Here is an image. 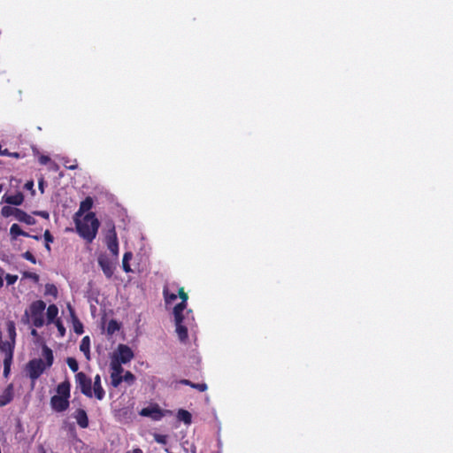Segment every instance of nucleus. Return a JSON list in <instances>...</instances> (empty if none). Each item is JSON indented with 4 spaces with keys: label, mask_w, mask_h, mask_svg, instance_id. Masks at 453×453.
I'll list each match as a JSON object with an SVG mask.
<instances>
[{
    "label": "nucleus",
    "mask_w": 453,
    "mask_h": 453,
    "mask_svg": "<svg viewBox=\"0 0 453 453\" xmlns=\"http://www.w3.org/2000/svg\"><path fill=\"white\" fill-rule=\"evenodd\" d=\"M178 293L181 299V303L173 308V315L178 337L180 342H185L188 338V327L191 325V320L189 319V313H191V311L187 312L186 317L183 316V311L187 306L188 295L184 292L183 288H179Z\"/></svg>",
    "instance_id": "f257e3e1"
},
{
    "label": "nucleus",
    "mask_w": 453,
    "mask_h": 453,
    "mask_svg": "<svg viewBox=\"0 0 453 453\" xmlns=\"http://www.w3.org/2000/svg\"><path fill=\"white\" fill-rule=\"evenodd\" d=\"M42 356L45 358V362L42 358H35L29 361L27 365V370L30 379L35 382L43 372L50 367L53 364V353L52 350L46 345L42 347Z\"/></svg>",
    "instance_id": "f03ea898"
},
{
    "label": "nucleus",
    "mask_w": 453,
    "mask_h": 453,
    "mask_svg": "<svg viewBox=\"0 0 453 453\" xmlns=\"http://www.w3.org/2000/svg\"><path fill=\"white\" fill-rule=\"evenodd\" d=\"M99 221L94 213H88L82 219H76V229L87 242H91L96 236Z\"/></svg>",
    "instance_id": "7ed1b4c3"
},
{
    "label": "nucleus",
    "mask_w": 453,
    "mask_h": 453,
    "mask_svg": "<svg viewBox=\"0 0 453 453\" xmlns=\"http://www.w3.org/2000/svg\"><path fill=\"white\" fill-rule=\"evenodd\" d=\"M71 385L68 380L63 381L57 387V395L50 398V406L57 412L66 411L70 405L69 398Z\"/></svg>",
    "instance_id": "20e7f679"
},
{
    "label": "nucleus",
    "mask_w": 453,
    "mask_h": 453,
    "mask_svg": "<svg viewBox=\"0 0 453 453\" xmlns=\"http://www.w3.org/2000/svg\"><path fill=\"white\" fill-rule=\"evenodd\" d=\"M46 303L42 301H35L29 306V311L25 312V316L28 317L32 324L35 327H42L44 325V311Z\"/></svg>",
    "instance_id": "39448f33"
},
{
    "label": "nucleus",
    "mask_w": 453,
    "mask_h": 453,
    "mask_svg": "<svg viewBox=\"0 0 453 453\" xmlns=\"http://www.w3.org/2000/svg\"><path fill=\"white\" fill-rule=\"evenodd\" d=\"M75 382L84 395L88 397L93 396L91 379L88 377L84 372H80L76 373Z\"/></svg>",
    "instance_id": "423d86ee"
},
{
    "label": "nucleus",
    "mask_w": 453,
    "mask_h": 453,
    "mask_svg": "<svg viewBox=\"0 0 453 453\" xmlns=\"http://www.w3.org/2000/svg\"><path fill=\"white\" fill-rule=\"evenodd\" d=\"M112 358L120 363L127 364L134 358V352L127 345L119 344L114 352Z\"/></svg>",
    "instance_id": "0eeeda50"
},
{
    "label": "nucleus",
    "mask_w": 453,
    "mask_h": 453,
    "mask_svg": "<svg viewBox=\"0 0 453 453\" xmlns=\"http://www.w3.org/2000/svg\"><path fill=\"white\" fill-rule=\"evenodd\" d=\"M105 242L107 248L112 253L114 257H118L119 255V242L117 238V234L115 231L114 226H112L107 232L105 235Z\"/></svg>",
    "instance_id": "6e6552de"
},
{
    "label": "nucleus",
    "mask_w": 453,
    "mask_h": 453,
    "mask_svg": "<svg viewBox=\"0 0 453 453\" xmlns=\"http://www.w3.org/2000/svg\"><path fill=\"white\" fill-rule=\"evenodd\" d=\"M166 413H171V411H162L157 404L143 408L140 411L141 416L150 417L153 420H160Z\"/></svg>",
    "instance_id": "1a4fd4ad"
},
{
    "label": "nucleus",
    "mask_w": 453,
    "mask_h": 453,
    "mask_svg": "<svg viewBox=\"0 0 453 453\" xmlns=\"http://www.w3.org/2000/svg\"><path fill=\"white\" fill-rule=\"evenodd\" d=\"M97 261L104 275L108 279L111 278L115 268L113 263L104 255H100Z\"/></svg>",
    "instance_id": "9d476101"
},
{
    "label": "nucleus",
    "mask_w": 453,
    "mask_h": 453,
    "mask_svg": "<svg viewBox=\"0 0 453 453\" xmlns=\"http://www.w3.org/2000/svg\"><path fill=\"white\" fill-rule=\"evenodd\" d=\"M2 200H3V202H4L8 204L18 206V205L22 204V203L24 201V195L21 192H18L14 195L5 194L2 197Z\"/></svg>",
    "instance_id": "9b49d317"
},
{
    "label": "nucleus",
    "mask_w": 453,
    "mask_h": 453,
    "mask_svg": "<svg viewBox=\"0 0 453 453\" xmlns=\"http://www.w3.org/2000/svg\"><path fill=\"white\" fill-rule=\"evenodd\" d=\"M73 418L81 428H87L88 426V418L87 412L83 409L76 410L73 413Z\"/></svg>",
    "instance_id": "f8f14e48"
},
{
    "label": "nucleus",
    "mask_w": 453,
    "mask_h": 453,
    "mask_svg": "<svg viewBox=\"0 0 453 453\" xmlns=\"http://www.w3.org/2000/svg\"><path fill=\"white\" fill-rule=\"evenodd\" d=\"M93 394L98 400H102L104 397L105 392L101 384V377L99 374L94 378V384L92 388Z\"/></svg>",
    "instance_id": "ddd939ff"
},
{
    "label": "nucleus",
    "mask_w": 453,
    "mask_h": 453,
    "mask_svg": "<svg viewBox=\"0 0 453 453\" xmlns=\"http://www.w3.org/2000/svg\"><path fill=\"white\" fill-rule=\"evenodd\" d=\"M13 398V385L10 384L0 395V407L5 406Z\"/></svg>",
    "instance_id": "4468645a"
},
{
    "label": "nucleus",
    "mask_w": 453,
    "mask_h": 453,
    "mask_svg": "<svg viewBox=\"0 0 453 453\" xmlns=\"http://www.w3.org/2000/svg\"><path fill=\"white\" fill-rule=\"evenodd\" d=\"M15 219L22 223H25L28 226H33L36 223V220L35 218L29 214H27L26 211L22 210H19V212L17 213Z\"/></svg>",
    "instance_id": "2eb2a0df"
},
{
    "label": "nucleus",
    "mask_w": 453,
    "mask_h": 453,
    "mask_svg": "<svg viewBox=\"0 0 453 453\" xmlns=\"http://www.w3.org/2000/svg\"><path fill=\"white\" fill-rule=\"evenodd\" d=\"M10 234L12 239H17V237L19 235L33 237L36 240L39 239L38 236H31L27 233L24 232L18 224L12 225V226L10 228Z\"/></svg>",
    "instance_id": "dca6fc26"
},
{
    "label": "nucleus",
    "mask_w": 453,
    "mask_h": 453,
    "mask_svg": "<svg viewBox=\"0 0 453 453\" xmlns=\"http://www.w3.org/2000/svg\"><path fill=\"white\" fill-rule=\"evenodd\" d=\"M6 329L9 336L8 342H13V349L15 348V341H16V326L15 323L12 320L7 321Z\"/></svg>",
    "instance_id": "f3484780"
},
{
    "label": "nucleus",
    "mask_w": 453,
    "mask_h": 453,
    "mask_svg": "<svg viewBox=\"0 0 453 453\" xmlns=\"http://www.w3.org/2000/svg\"><path fill=\"white\" fill-rule=\"evenodd\" d=\"M58 314V308L55 304H50L47 308V322L48 324L54 323L57 319V316Z\"/></svg>",
    "instance_id": "a211bd4d"
},
{
    "label": "nucleus",
    "mask_w": 453,
    "mask_h": 453,
    "mask_svg": "<svg viewBox=\"0 0 453 453\" xmlns=\"http://www.w3.org/2000/svg\"><path fill=\"white\" fill-rule=\"evenodd\" d=\"M0 350L6 355L13 354V342H4L2 339V332L0 331Z\"/></svg>",
    "instance_id": "6ab92c4d"
},
{
    "label": "nucleus",
    "mask_w": 453,
    "mask_h": 453,
    "mask_svg": "<svg viewBox=\"0 0 453 453\" xmlns=\"http://www.w3.org/2000/svg\"><path fill=\"white\" fill-rule=\"evenodd\" d=\"M177 418L180 421L184 422L186 425H189L192 421L191 414L186 410H179L177 413Z\"/></svg>",
    "instance_id": "aec40b11"
},
{
    "label": "nucleus",
    "mask_w": 453,
    "mask_h": 453,
    "mask_svg": "<svg viewBox=\"0 0 453 453\" xmlns=\"http://www.w3.org/2000/svg\"><path fill=\"white\" fill-rule=\"evenodd\" d=\"M93 205V201L90 197H87L84 201L81 203L79 211L76 213V215H81L84 212L89 211Z\"/></svg>",
    "instance_id": "412c9836"
},
{
    "label": "nucleus",
    "mask_w": 453,
    "mask_h": 453,
    "mask_svg": "<svg viewBox=\"0 0 453 453\" xmlns=\"http://www.w3.org/2000/svg\"><path fill=\"white\" fill-rule=\"evenodd\" d=\"M19 209H18V208L6 205V206L2 207L1 214L4 218H8L11 216H13L15 218L17 213L19 212Z\"/></svg>",
    "instance_id": "4be33fe9"
},
{
    "label": "nucleus",
    "mask_w": 453,
    "mask_h": 453,
    "mask_svg": "<svg viewBox=\"0 0 453 453\" xmlns=\"http://www.w3.org/2000/svg\"><path fill=\"white\" fill-rule=\"evenodd\" d=\"M89 347H90V341L88 336H85L80 344V349L81 352H83L88 359H89Z\"/></svg>",
    "instance_id": "5701e85b"
},
{
    "label": "nucleus",
    "mask_w": 453,
    "mask_h": 453,
    "mask_svg": "<svg viewBox=\"0 0 453 453\" xmlns=\"http://www.w3.org/2000/svg\"><path fill=\"white\" fill-rule=\"evenodd\" d=\"M13 354L6 355L4 360V376L8 377L11 370V365L12 361Z\"/></svg>",
    "instance_id": "b1692460"
},
{
    "label": "nucleus",
    "mask_w": 453,
    "mask_h": 453,
    "mask_svg": "<svg viewBox=\"0 0 453 453\" xmlns=\"http://www.w3.org/2000/svg\"><path fill=\"white\" fill-rule=\"evenodd\" d=\"M123 363L119 362L118 360H115L114 358L111 359L110 364L111 368V373H122L123 368L121 366Z\"/></svg>",
    "instance_id": "393cba45"
},
{
    "label": "nucleus",
    "mask_w": 453,
    "mask_h": 453,
    "mask_svg": "<svg viewBox=\"0 0 453 453\" xmlns=\"http://www.w3.org/2000/svg\"><path fill=\"white\" fill-rule=\"evenodd\" d=\"M132 257L133 255L131 252H126L123 256L122 267L126 273H130L132 271L129 265V260L132 258Z\"/></svg>",
    "instance_id": "a878e982"
},
{
    "label": "nucleus",
    "mask_w": 453,
    "mask_h": 453,
    "mask_svg": "<svg viewBox=\"0 0 453 453\" xmlns=\"http://www.w3.org/2000/svg\"><path fill=\"white\" fill-rule=\"evenodd\" d=\"M164 297L165 301L167 304L173 303L177 299V295L175 293H170L168 288H164Z\"/></svg>",
    "instance_id": "bb28decb"
},
{
    "label": "nucleus",
    "mask_w": 453,
    "mask_h": 453,
    "mask_svg": "<svg viewBox=\"0 0 453 453\" xmlns=\"http://www.w3.org/2000/svg\"><path fill=\"white\" fill-rule=\"evenodd\" d=\"M123 376L121 373H111V383L112 387L118 388L119 384L122 382Z\"/></svg>",
    "instance_id": "cd10ccee"
},
{
    "label": "nucleus",
    "mask_w": 453,
    "mask_h": 453,
    "mask_svg": "<svg viewBox=\"0 0 453 453\" xmlns=\"http://www.w3.org/2000/svg\"><path fill=\"white\" fill-rule=\"evenodd\" d=\"M119 326L116 320H111L108 323L107 333L111 335V334H115L117 331H119Z\"/></svg>",
    "instance_id": "c85d7f7f"
},
{
    "label": "nucleus",
    "mask_w": 453,
    "mask_h": 453,
    "mask_svg": "<svg viewBox=\"0 0 453 453\" xmlns=\"http://www.w3.org/2000/svg\"><path fill=\"white\" fill-rule=\"evenodd\" d=\"M66 363L73 372H76L78 371L79 365L75 358L68 357Z\"/></svg>",
    "instance_id": "c756f323"
},
{
    "label": "nucleus",
    "mask_w": 453,
    "mask_h": 453,
    "mask_svg": "<svg viewBox=\"0 0 453 453\" xmlns=\"http://www.w3.org/2000/svg\"><path fill=\"white\" fill-rule=\"evenodd\" d=\"M134 380H135L134 375L129 371L126 372V373L123 376L122 381H125L127 384L131 385L134 382Z\"/></svg>",
    "instance_id": "7c9ffc66"
},
{
    "label": "nucleus",
    "mask_w": 453,
    "mask_h": 453,
    "mask_svg": "<svg viewBox=\"0 0 453 453\" xmlns=\"http://www.w3.org/2000/svg\"><path fill=\"white\" fill-rule=\"evenodd\" d=\"M54 323L58 328L59 335L61 337H63L65 334V328L64 325L62 324V322L59 319H57Z\"/></svg>",
    "instance_id": "2f4dec72"
},
{
    "label": "nucleus",
    "mask_w": 453,
    "mask_h": 453,
    "mask_svg": "<svg viewBox=\"0 0 453 453\" xmlns=\"http://www.w3.org/2000/svg\"><path fill=\"white\" fill-rule=\"evenodd\" d=\"M154 440L160 444H165L167 442V436L164 434H155Z\"/></svg>",
    "instance_id": "473e14b6"
},
{
    "label": "nucleus",
    "mask_w": 453,
    "mask_h": 453,
    "mask_svg": "<svg viewBox=\"0 0 453 453\" xmlns=\"http://www.w3.org/2000/svg\"><path fill=\"white\" fill-rule=\"evenodd\" d=\"M5 280H6V282H7L8 285H12V284H14L17 281L18 276L8 273L5 276Z\"/></svg>",
    "instance_id": "72a5a7b5"
},
{
    "label": "nucleus",
    "mask_w": 453,
    "mask_h": 453,
    "mask_svg": "<svg viewBox=\"0 0 453 453\" xmlns=\"http://www.w3.org/2000/svg\"><path fill=\"white\" fill-rule=\"evenodd\" d=\"M192 388H196L201 392H203L207 389V385L205 383H192Z\"/></svg>",
    "instance_id": "f704fd0d"
},
{
    "label": "nucleus",
    "mask_w": 453,
    "mask_h": 453,
    "mask_svg": "<svg viewBox=\"0 0 453 453\" xmlns=\"http://www.w3.org/2000/svg\"><path fill=\"white\" fill-rule=\"evenodd\" d=\"M46 290H47V293H49V294H51V295L57 294V288L54 285H47Z\"/></svg>",
    "instance_id": "c9c22d12"
},
{
    "label": "nucleus",
    "mask_w": 453,
    "mask_h": 453,
    "mask_svg": "<svg viewBox=\"0 0 453 453\" xmlns=\"http://www.w3.org/2000/svg\"><path fill=\"white\" fill-rule=\"evenodd\" d=\"M24 257L27 259V260H29L31 261L32 263H35V257L33 256L32 253H30L29 251H27L25 254H24Z\"/></svg>",
    "instance_id": "e433bc0d"
},
{
    "label": "nucleus",
    "mask_w": 453,
    "mask_h": 453,
    "mask_svg": "<svg viewBox=\"0 0 453 453\" xmlns=\"http://www.w3.org/2000/svg\"><path fill=\"white\" fill-rule=\"evenodd\" d=\"M44 239H45L46 242H53V237L50 234L49 230L45 231V233H44Z\"/></svg>",
    "instance_id": "4c0bfd02"
},
{
    "label": "nucleus",
    "mask_w": 453,
    "mask_h": 453,
    "mask_svg": "<svg viewBox=\"0 0 453 453\" xmlns=\"http://www.w3.org/2000/svg\"><path fill=\"white\" fill-rule=\"evenodd\" d=\"M50 157L48 156H41L39 157V162L41 165H46L48 162H50Z\"/></svg>",
    "instance_id": "58836bf2"
},
{
    "label": "nucleus",
    "mask_w": 453,
    "mask_h": 453,
    "mask_svg": "<svg viewBox=\"0 0 453 453\" xmlns=\"http://www.w3.org/2000/svg\"><path fill=\"white\" fill-rule=\"evenodd\" d=\"M34 214L41 216V217H42L44 219H48L49 218V213L47 211H35Z\"/></svg>",
    "instance_id": "ea45409f"
},
{
    "label": "nucleus",
    "mask_w": 453,
    "mask_h": 453,
    "mask_svg": "<svg viewBox=\"0 0 453 453\" xmlns=\"http://www.w3.org/2000/svg\"><path fill=\"white\" fill-rule=\"evenodd\" d=\"M74 331L79 334H82V325L81 323H78V325H74Z\"/></svg>",
    "instance_id": "a19ab883"
},
{
    "label": "nucleus",
    "mask_w": 453,
    "mask_h": 453,
    "mask_svg": "<svg viewBox=\"0 0 453 453\" xmlns=\"http://www.w3.org/2000/svg\"><path fill=\"white\" fill-rule=\"evenodd\" d=\"M33 188H34V182L32 180L30 181H27L26 184H25V188L28 189V190H33Z\"/></svg>",
    "instance_id": "79ce46f5"
},
{
    "label": "nucleus",
    "mask_w": 453,
    "mask_h": 453,
    "mask_svg": "<svg viewBox=\"0 0 453 453\" xmlns=\"http://www.w3.org/2000/svg\"><path fill=\"white\" fill-rule=\"evenodd\" d=\"M180 383H181V384H184V385H188V386L192 387V383H193V382H191V381H190V380H180Z\"/></svg>",
    "instance_id": "37998d69"
},
{
    "label": "nucleus",
    "mask_w": 453,
    "mask_h": 453,
    "mask_svg": "<svg viewBox=\"0 0 453 453\" xmlns=\"http://www.w3.org/2000/svg\"><path fill=\"white\" fill-rule=\"evenodd\" d=\"M126 453H143V452H142V450L141 449L137 448V449H134L132 450H129V451H127Z\"/></svg>",
    "instance_id": "c03bdc74"
},
{
    "label": "nucleus",
    "mask_w": 453,
    "mask_h": 453,
    "mask_svg": "<svg viewBox=\"0 0 453 453\" xmlns=\"http://www.w3.org/2000/svg\"><path fill=\"white\" fill-rule=\"evenodd\" d=\"M65 167L70 169V170H74L77 168V165H65Z\"/></svg>",
    "instance_id": "a18cd8bd"
},
{
    "label": "nucleus",
    "mask_w": 453,
    "mask_h": 453,
    "mask_svg": "<svg viewBox=\"0 0 453 453\" xmlns=\"http://www.w3.org/2000/svg\"><path fill=\"white\" fill-rule=\"evenodd\" d=\"M39 188H40L41 192L43 193V181L42 180L39 181Z\"/></svg>",
    "instance_id": "49530a36"
},
{
    "label": "nucleus",
    "mask_w": 453,
    "mask_h": 453,
    "mask_svg": "<svg viewBox=\"0 0 453 453\" xmlns=\"http://www.w3.org/2000/svg\"><path fill=\"white\" fill-rule=\"evenodd\" d=\"M31 334H32L34 337H37V336H38V333H37L36 329H32V330H31Z\"/></svg>",
    "instance_id": "de8ad7c7"
},
{
    "label": "nucleus",
    "mask_w": 453,
    "mask_h": 453,
    "mask_svg": "<svg viewBox=\"0 0 453 453\" xmlns=\"http://www.w3.org/2000/svg\"><path fill=\"white\" fill-rule=\"evenodd\" d=\"M8 156L14 157H19V154H18V153H16V152H15V153H10V152H9V155H8Z\"/></svg>",
    "instance_id": "09e8293b"
},
{
    "label": "nucleus",
    "mask_w": 453,
    "mask_h": 453,
    "mask_svg": "<svg viewBox=\"0 0 453 453\" xmlns=\"http://www.w3.org/2000/svg\"><path fill=\"white\" fill-rule=\"evenodd\" d=\"M45 247L48 250H50V242H46Z\"/></svg>",
    "instance_id": "8fccbe9b"
},
{
    "label": "nucleus",
    "mask_w": 453,
    "mask_h": 453,
    "mask_svg": "<svg viewBox=\"0 0 453 453\" xmlns=\"http://www.w3.org/2000/svg\"><path fill=\"white\" fill-rule=\"evenodd\" d=\"M31 277H32V279H35V280L38 279V276L36 274H33Z\"/></svg>",
    "instance_id": "3c124183"
},
{
    "label": "nucleus",
    "mask_w": 453,
    "mask_h": 453,
    "mask_svg": "<svg viewBox=\"0 0 453 453\" xmlns=\"http://www.w3.org/2000/svg\"><path fill=\"white\" fill-rule=\"evenodd\" d=\"M2 189H3V186L0 185V193L2 192Z\"/></svg>",
    "instance_id": "603ef678"
}]
</instances>
